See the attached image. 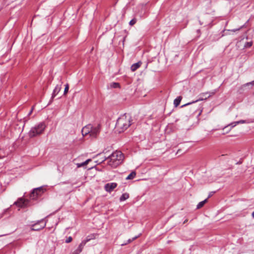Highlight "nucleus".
<instances>
[{"label": "nucleus", "instance_id": "nucleus-19", "mask_svg": "<svg viewBox=\"0 0 254 254\" xmlns=\"http://www.w3.org/2000/svg\"><path fill=\"white\" fill-rule=\"evenodd\" d=\"M129 197V195L127 193H123L121 196L120 197V201H124L127 199Z\"/></svg>", "mask_w": 254, "mask_h": 254}, {"label": "nucleus", "instance_id": "nucleus-8", "mask_svg": "<svg viewBox=\"0 0 254 254\" xmlns=\"http://www.w3.org/2000/svg\"><path fill=\"white\" fill-rule=\"evenodd\" d=\"M117 187V184L116 183H107L105 185L104 189L106 191L109 192L112 191L114 189Z\"/></svg>", "mask_w": 254, "mask_h": 254}, {"label": "nucleus", "instance_id": "nucleus-16", "mask_svg": "<svg viewBox=\"0 0 254 254\" xmlns=\"http://www.w3.org/2000/svg\"><path fill=\"white\" fill-rule=\"evenodd\" d=\"M182 99V96H179L174 100V105L175 107H177L178 106H179Z\"/></svg>", "mask_w": 254, "mask_h": 254}, {"label": "nucleus", "instance_id": "nucleus-23", "mask_svg": "<svg viewBox=\"0 0 254 254\" xmlns=\"http://www.w3.org/2000/svg\"><path fill=\"white\" fill-rule=\"evenodd\" d=\"M68 89H69L68 84H66L65 85L64 90V95L66 94L67 93V92L68 91Z\"/></svg>", "mask_w": 254, "mask_h": 254}, {"label": "nucleus", "instance_id": "nucleus-6", "mask_svg": "<svg viewBox=\"0 0 254 254\" xmlns=\"http://www.w3.org/2000/svg\"><path fill=\"white\" fill-rule=\"evenodd\" d=\"M46 225V223L42 219L31 226V230L33 231H39L43 229Z\"/></svg>", "mask_w": 254, "mask_h": 254}, {"label": "nucleus", "instance_id": "nucleus-17", "mask_svg": "<svg viewBox=\"0 0 254 254\" xmlns=\"http://www.w3.org/2000/svg\"><path fill=\"white\" fill-rule=\"evenodd\" d=\"M136 176V172L132 171L130 174L126 178V180H132Z\"/></svg>", "mask_w": 254, "mask_h": 254}, {"label": "nucleus", "instance_id": "nucleus-20", "mask_svg": "<svg viewBox=\"0 0 254 254\" xmlns=\"http://www.w3.org/2000/svg\"><path fill=\"white\" fill-rule=\"evenodd\" d=\"M110 87L114 88H119L120 87V84L117 82H112L110 84Z\"/></svg>", "mask_w": 254, "mask_h": 254}, {"label": "nucleus", "instance_id": "nucleus-33", "mask_svg": "<svg viewBox=\"0 0 254 254\" xmlns=\"http://www.w3.org/2000/svg\"><path fill=\"white\" fill-rule=\"evenodd\" d=\"M187 220H186V221H184V223H185L186 222H187Z\"/></svg>", "mask_w": 254, "mask_h": 254}, {"label": "nucleus", "instance_id": "nucleus-27", "mask_svg": "<svg viewBox=\"0 0 254 254\" xmlns=\"http://www.w3.org/2000/svg\"><path fill=\"white\" fill-rule=\"evenodd\" d=\"M212 193H213L212 192H210V194H209V195H208V197L207 198V199H208V198L212 196Z\"/></svg>", "mask_w": 254, "mask_h": 254}, {"label": "nucleus", "instance_id": "nucleus-15", "mask_svg": "<svg viewBox=\"0 0 254 254\" xmlns=\"http://www.w3.org/2000/svg\"><path fill=\"white\" fill-rule=\"evenodd\" d=\"M141 64V62H138V63L133 64L130 67V69H131V71H135L137 68H138L140 66Z\"/></svg>", "mask_w": 254, "mask_h": 254}, {"label": "nucleus", "instance_id": "nucleus-7", "mask_svg": "<svg viewBox=\"0 0 254 254\" xmlns=\"http://www.w3.org/2000/svg\"><path fill=\"white\" fill-rule=\"evenodd\" d=\"M100 131V126L98 125L96 126L93 127L92 126V128H91V131L90 133V136L92 137H96L98 134L99 133Z\"/></svg>", "mask_w": 254, "mask_h": 254}, {"label": "nucleus", "instance_id": "nucleus-21", "mask_svg": "<svg viewBox=\"0 0 254 254\" xmlns=\"http://www.w3.org/2000/svg\"><path fill=\"white\" fill-rule=\"evenodd\" d=\"M90 160H91L90 159H87L85 162H83V163H82L81 164H77V166L78 167H82V166H85V165H86L88 163V162L89 161H90Z\"/></svg>", "mask_w": 254, "mask_h": 254}, {"label": "nucleus", "instance_id": "nucleus-28", "mask_svg": "<svg viewBox=\"0 0 254 254\" xmlns=\"http://www.w3.org/2000/svg\"><path fill=\"white\" fill-rule=\"evenodd\" d=\"M33 110V107H32V109H31V111H30V112H29V115H30V114L32 113Z\"/></svg>", "mask_w": 254, "mask_h": 254}, {"label": "nucleus", "instance_id": "nucleus-32", "mask_svg": "<svg viewBox=\"0 0 254 254\" xmlns=\"http://www.w3.org/2000/svg\"><path fill=\"white\" fill-rule=\"evenodd\" d=\"M132 241V240H128V242H129V243H130V242H131Z\"/></svg>", "mask_w": 254, "mask_h": 254}, {"label": "nucleus", "instance_id": "nucleus-12", "mask_svg": "<svg viewBox=\"0 0 254 254\" xmlns=\"http://www.w3.org/2000/svg\"><path fill=\"white\" fill-rule=\"evenodd\" d=\"M196 106L195 105H192L191 106L190 109L192 110V112L193 114L196 113L197 111H198V116H200L202 112L203 108L202 107V106H200L199 107V109L198 110L196 109Z\"/></svg>", "mask_w": 254, "mask_h": 254}, {"label": "nucleus", "instance_id": "nucleus-2", "mask_svg": "<svg viewBox=\"0 0 254 254\" xmlns=\"http://www.w3.org/2000/svg\"><path fill=\"white\" fill-rule=\"evenodd\" d=\"M131 118L129 114H125L117 120L116 128L120 132H123L131 125Z\"/></svg>", "mask_w": 254, "mask_h": 254}, {"label": "nucleus", "instance_id": "nucleus-25", "mask_svg": "<svg viewBox=\"0 0 254 254\" xmlns=\"http://www.w3.org/2000/svg\"><path fill=\"white\" fill-rule=\"evenodd\" d=\"M72 240V238L71 237H69L67 238V239L65 240V243H69L70 242H71Z\"/></svg>", "mask_w": 254, "mask_h": 254}, {"label": "nucleus", "instance_id": "nucleus-11", "mask_svg": "<svg viewBox=\"0 0 254 254\" xmlns=\"http://www.w3.org/2000/svg\"><path fill=\"white\" fill-rule=\"evenodd\" d=\"M85 245L84 242L81 243L78 246L77 249L72 252V254H79L82 251L84 246Z\"/></svg>", "mask_w": 254, "mask_h": 254}, {"label": "nucleus", "instance_id": "nucleus-24", "mask_svg": "<svg viewBox=\"0 0 254 254\" xmlns=\"http://www.w3.org/2000/svg\"><path fill=\"white\" fill-rule=\"evenodd\" d=\"M252 45V42H247L245 45V47H247V48H249L250 47H251Z\"/></svg>", "mask_w": 254, "mask_h": 254}, {"label": "nucleus", "instance_id": "nucleus-26", "mask_svg": "<svg viewBox=\"0 0 254 254\" xmlns=\"http://www.w3.org/2000/svg\"><path fill=\"white\" fill-rule=\"evenodd\" d=\"M249 85H254V80L252 81V82L246 83L244 85V86H248Z\"/></svg>", "mask_w": 254, "mask_h": 254}, {"label": "nucleus", "instance_id": "nucleus-5", "mask_svg": "<svg viewBox=\"0 0 254 254\" xmlns=\"http://www.w3.org/2000/svg\"><path fill=\"white\" fill-rule=\"evenodd\" d=\"M215 93H216V90H214L211 92H204V93H202L199 95L200 97L197 100H196V101H192V102L186 104L184 105H182L181 107L183 108L186 106L194 104L198 101H202L203 100H206L207 98L214 95L215 94Z\"/></svg>", "mask_w": 254, "mask_h": 254}, {"label": "nucleus", "instance_id": "nucleus-9", "mask_svg": "<svg viewBox=\"0 0 254 254\" xmlns=\"http://www.w3.org/2000/svg\"><path fill=\"white\" fill-rule=\"evenodd\" d=\"M91 128H92V126L90 125H88L83 127L81 130L82 135L84 136L88 134L90 135Z\"/></svg>", "mask_w": 254, "mask_h": 254}, {"label": "nucleus", "instance_id": "nucleus-3", "mask_svg": "<svg viewBox=\"0 0 254 254\" xmlns=\"http://www.w3.org/2000/svg\"><path fill=\"white\" fill-rule=\"evenodd\" d=\"M124 158V154L121 151H116L108 157H105V160L107 159L108 160V164L109 166L116 168L121 164Z\"/></svg>", "mask_w": 254, "mask_h": 254}, {"label": "nucleus", "instance_id": "nucleus-18", "mask_svg": "<svg viewBox=\"0 0 254 254\" xmlns=\"http://www.w3.org/2000/svg\"><path fill=\"white\" fill-rule=\"evenodd\" d=\"M207 198H206L205 200H204L199 202L198 203V204L197 205L196 208L197 209H200V208L203 207V205H204V204L207 202Z\"/></svg>", "mask_w": 254, "mask_h": 254}, {"label": "nucleus", "instance_id": "nucleus-1", "mask_svg": "<svg viewBox=\"0 0 254 254\" xmlns=\"http://www.w3.org/2000/svg\"><path fill=\"white\" fill-rule=\"evenodd\" d=\"M45 189L42 187H39L34 189L29 195V198L24 199L23 198H19L14 204L17 205L19 207H26L32 205L30 200H36L38 198L41 196L44 193Z\"/></svg>", "mask_w": 254, "mask_h": 254}, {"label": "nucleus", "instance_id": "nucleus-4", "mask_svg": "<svg viewBox=\"0 0 254 254\" xmlns=\"http://www.w3.org/2000/svg\"><path fill=\"white\" fill-rule=\"evenodd\" d=\"M46 126L44 123H41L38 125L32 127L29 132V136L30 137H34L43 133L45 128Z\"/></svg>", "mask_w": 254, "mask_h": 254}, {"label": "nucleus", "instance_id": "nucleus-31", "mask_svg": "<svg viewBox=\"0 0 254 254\" xmlns=\"http://www.w3.org/2000/svg\"><path fill=\"white\" fill-rule=\"evenodd\" d=\"M137 238V236H136V237H135L132 239V240H135V239H136Z\"/></svg>", "mask_w": 254, "mask_h": 254}, {"label": "nucleus", "instance_id": "nucleus-29", "mask_svg": "<svg viewBox=\"0 0 254 254\" xmlns=\"http://www.w3.org/2000/svg\"><path fill=\"white\" fill-rule=\"evenodd\" d=\"M239 30V29H233L231 31H233V32H235V31H236L237 30Z\"/></svg>", "mask_w": 254, "mask_h": 254}, {"label": "nucleus", "instance_id": "nucleus-13", "mask_svg": "<svg viewBox=\"0 0 254 254\" xmlns=\"http://www.w3.org/2000/svg\"><path fill=\"white\" fill-rule=\"evenodd\" d=\"M62 88V85H57L54 89L52 98H54L59 93Z\"/></svg>", "mask_w": 254, "mask_h": 254}, {"label": "nucleus", "instance_id": "nucleus-22", "mask_svg": "<svg viewBox=\"0 0 254 254\" xmlns=\"http://www.w3.org/2000/svg\"><path fill=\"white\" fill-rule=\"evenodd\" d=\"M136 21H137L136 19L134 18L130 21L129 24L130 26H133V25H134L136 23Z\"/></svg>", "mask_w": 254, "mask_h": 254}, {"label": "nucleus", "instance_id": "nucleus-14", "mask_svg": "<svg viewBox=\"0 0 254 254\" xmlns=\"http://www.w3.org/2000/svg\"><path fill=\"white\" fill-rule=\"evenodd\" d=\"M95 237H96V234H91L90 235H88L86 237V239L83 240V241H82V242H84L85 244H86V243H87L88 242H89L91 240L95 239Z\"/></svg>", "mask_w": 254, "mask_h": 254}, {"label": "nucleus", "instance_id": "nucleus-30", "mask_svg": "<svg viewBox=\"0 0 254 254\" xmlns=\"http://www.w3.org/2000/svg\"><path fill=\"white\" fill-rule=\"evenodd\" d=\"M252 217L254 218V211L252 213Z\"/></svg>", "mask_w": 254, "mask_h": 254}, {"label": "nucleus", "instance_id": "nucleus-10", "mask_svg": "<svg viewBox=\"0 0 254 254\" xmlns=\"http://www.w3.org/2000/svg\"><path fill=\"white\" fill-rule=\"evenodd\" d=\"M254 122V121H249V120H240L239 121L235 122L234 123H231L230 125L232 126V127H235L237 125L239 124H249L250 123Z\"/></svg>", "mask_w": 254, "mask_h": 254}]
</instances>
